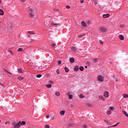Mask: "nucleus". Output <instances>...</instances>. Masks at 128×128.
Here are the masks:
<instances>
[{
	"mask_svg": "<svg viewBox=\"0 0 128 128\" xmlns=\"http://www.w3.org/2000/svg\"><path fill=\"white\" fill-rule=\"evenodd\" d=\"M20 1L22 2H26V0H20Z\"/></svg>",
	"mask_w": 128,
	"mask_h": 128,
	"instance_id": "obj_53",
	"label": "nucleus"
},
{
	"mask_svg": "<svg viewBox=\"0 0 128 128\" xmlns=\"http://www.w3.org/2000/svg\"><path fill=\"white\" fill-rule=\"evenodd\" d=\"M66 8H68V9L70 8V6H66Z\"/></svg>",
	"mask_w": 128,
	"mask_h": 128,
	"instance_id": "obj_47",
	"label": "nucleus"
},
{
	"mask_svg": "<svg viewBox=\"0 0 128 128\" xmlns=\"http://www.w3.org/2000/svg\"><path fill=\"white\" fill-rule=\"evenodd\" d=\"M0 122H2V120H0Z\"/></svg>",
	"mask_w": 128,
	"mask_h": 128,
	"instance_id": "obj_61",
	"label": "nucleus"
},
{
	"mask_svg": "<svg viewBox=\"0 0 128 128\" xmlns=\"http://www.w3.org/2000/svg\"><path fill=\"white\" fill-rule=\"evenodd\" d=\"M52 120H55L54 117H52Z\"/></svg>",
	"mask_w": 128,
	"mask_h": 128,
	"instance_id": "obj_50",
	"label": "nucleus"
},
{
	"mask_svg": "<svg viewBox=\"0 0 128 128\" xmlns=\"http://www.w3.org/2000/svg\"><path fill=\"white\" fill-rule=\"evenodd\" d=\"M110 64H112V62H110Z\"/></svg>",
	"mask_w": 128,
	"mask_h": 128,
	"instance_id": "obj_63",
	"label": "nucleus"
},
{
	"mask_svg": "<svg viewBox=\"0 0 128 128\" xmlns=\"http://www.w3.org/2000/svg\"><path fill=\"white\" fill-rule=\"evenodd\" d=\"M4 72H6L7 74H12L10 72H8V70H6V68H4Z\"/></svg>",
	"mask_w": 128,
	"mask_h": 128,
	"instance_id": "obj_17",
	"label": "nucleus"
},
{
	"mask_svg": "<svg viewBox=\"0 0 128 128\" xmlns=\"http://www.w3.org/2000/svg\"><path fill=\"white\" fill-rule=\"evenodd\" d=\"M70 106L71 108H74V105H73V104H70Z\"/></svg>",
	"mask_w": 128,
	"mask_h": 128,
	"instance_id": "obj_54",
	"label": "nucleus"
},
{
	"mask_svg": "<svg viewBox=\"0 0 128 128\" xmlns=\"http://www.w3.org/2000/svg\"><path fill=\"white\" fill-rule=\"evenodd\" d=\"M118 81V80H116V82H117Z\"/></svg>",
	"mask_w": 128,
	"mask_h": 128,
	"instance_id": "obj_64",
	"label": "nucleus"
},
{
	"mask_svg": "<svg viewBox=\"0 0 128 128\" xmlns=\"http://www.w3.org/2000/svg\"><path fill=\"white\" fill-rule=\"evenodd\" d=\"M122 112L124 114L125 116H126V118H128V113H126V112L124 110H122Z\"/></svg>",
	"mask_w": 128,
	"mask_h": 128,
	"instance_id": "obj_14",
	"label": "nucleus"
},
{
	"mask_svg": "<svg viewBox=\"0 0 128 128\" xmlns=\"http://www.w3.org/2000/svg\"><path fill=\"white\" fill-rule=\"evenodd\" d=\"M86 125L84 124L82 126V128H86Z\"/></svg>",
	"mask_w": 128,
	"mask_h": 128,
	"instance_id": "obj_43",
	"label": "nucleus"
},
{
	"mask_svg": "<svg viewBox=\"0 0 128 128\" xmlns=\"http://www.w3.org/2000/svg\"><path fill=\"white\" fill-rule=\"evenodd\" d=\"M120 28H124V24H121V25H120Z\"/></svg>",
	"mask_w": 128,
	"mask_h": 128,
	"instance_id": "obj_46",
	"label": "nucleus"
},
{
	"mask_svg": "<svg viewBox=\"0 0 128 128\" xmlns=\"http://www.w3.org/2000/svg\"><path fill=\"white\" fill-rule=\"evenodd\" d=\"M19 122H20V126H26V121H22H22H19Z\"/></svg>",
	"mask_w": 128,
	"mask_h": 128,
	"instance_id": "obj_8",
	"label": "nucleus"
},
{
	"mask_svg": "<svg viewBox=\"0 0 128 128\" xmlns=\"http://www.w3.org/2000/svg\"><path fill=\"white\" fill-rule=\"evenodd\" d=\"M110 16V14H104L103 15V18H106Z\"/></svg>",
	"mask_w": 128,
	"mask_h": 128,
	"instance_id": "obj_9",
	"label": "nucleus"
},
{
	"mask_svg": "<svg viewBox=\"0 0 128 128\" xmlns=\"http://www.w3.org/2000/svg\"><path fill=\"white\" fill-rule=\"evenodd\" d=\"M98 60V58H95L94 60H92V62H94V64H96V62Z\"/></svg>",
	"mask_w": 128,
	"mask_h": 128,
	"instance_id": "obj_33",
	"label": "nucleus"
},
{
	"mask_svg": "<svg viewBox=\"0 0 128 128\" xmlns=\"http://www.w3.org/2000/svg\"><path fill=\"white\" fill-rule=\"evenodd\" d=\"M110 110H114V106H110Z\"/></svg>",
	"mask_w": 128,
	"mask_h": 128,
	"instance_id": "obj_39",
	"label": "nucleus"
},
{
	"mask_svg": "<svg viewBox=\"0 0 128 128\" xmlns=\"http://www.w3.org/2000/svg\"><path fill=\"white\" fill-rule=\"evenodd\" d=\"M104 122H106V124H110V121L106 120H104Z\"/></svg>",
	"mask_w": 128,
	"mask_h": 128,
	"instance_id": "obj_29",
	"label": "nucleus"
},
{
	"mask_svg": "<svg viewBox=\"0 0 128 128\" xmlns=\"http://www.w3.org/2000/svg\"><path fill=\"white\" fill-rule=\"evenodd\" d=\"M79 70H81V72L84 71V66H81L80 67Z\"/></svg>",
	"mask_w": 128,
	"mask_h": 128,
	"instance_id": "obj_19",
	"label": "nucleus"
},
{
	"mask_svg": "<svg viewBox=\"0 0 128 128\" xmlns=\"http://www.w3.org/2000/svg\"><path fill=\"white\" fill-rule=\"evenodd\" d=\"M104 98H108L109 93L108 91H105L104 93Z\"/></svg>",
	"mask_w": 128,
	"mask_h": 128,
	"instance_id": "obj_5",
	"label": "nucleus"
},
{
	"mask_svg": "<svg viewBox=\"0 0 128 128\" xmlns=\"http://www.w3.org/2000/svg\"><path fill=\"white\" fill-rule=\"evenodd\" d=\"M112 114V112L110 110H108L107 112V114L110 115Z\"/></svg>",
	"mask_w": 128,
	"mask_h": 128,
	"instance_id": "obj_32",
	"label": "nucleus"
},
{
	"mask_svg": "<svg viewBox=\"0 0 128 128\" xmlns=\"http://www.w3.org/2000/svg\"><path fill=\"white\" fill-rule=\"evenodd\" d=\"M64 112H66L62 110L60 112V114H61V116H64Z\"/></svg>",
	"mask_w": 128,
	"mask_h": 128,
	"instance_id": "obj_20",
	"label": "nucleus"
},
{
	"mask_svg": "<svg viewBox=\"0 0 128 128\" xmlns=\"http://www.w3.org/2000/svg\"><path fill=\"white\" fill-rule=\"evenodd\" d=\"M56 73L58 74H60V70L58 69L56 70Z\"/></svg>",
	"mask_w": 128,
	"mask_h": 128,
	"instance_id": "obj_41",
	"label": "nucleus"
},
{
	"mask_svg": "<svg viewBox=\"0 0 128 128\" xmlns=\"http://www.w3.org/2000/svg\"><path fill=\"white\" fill-rule=\"evenodd\" d=\"M42 74H39L36 76V78H42Z\"/></svg>",
	"mask_w": 128,
	"mask_h": 128,
	"instance_id": "obj_28",
	"label": "nucleus"
},
{
	"mask_svg": "<svg viewBox=\"0 0 128 128\" xmlns=\"http://www.w3.org/2000/svg\"><path fill=\"white\" fill-rule=\"evenodd\" d=\"M118 122L117 124H114V125H112V126H108V128H112V126H118Z\"/></svg>",
	"mask_w": 128,
	"mask_h": 128,
	"instance_id": "obj_21",
	"label": "nucleus"
},
{
	"mask_svg": "<svg viewBox=\"0 0 128 128\" xmlns=\"http://www.w3.org/2000/svg\"><path fill=\"white\" fill-rule=\"evenodd\" d=\"M29 16L30 18H34V10H32L31 8H29Z\"/></svg>",
	"mask_w": 128,
	"mask_h": 128,
	"instance_id": "obj_1",
	"label": "nucleus"
},
{
	"mask_svg": "<svg viewBox=\"0 0 128 128\" xmlns=\"http://www.w3.org/2000/svg\"><path fill=\"white\" fill-rule=\"evenodd\" d=\"M84 2V0H80V3L83 4Z\"/></svg>",
	"mask_w": 128,
	"mask_h": 128,
	"instance_id": "obj_52",
	"label": "nucleus"
},
{
	"mask_svg": "<svg viewBox=\"0 0 128 128\" xmlns=\"http://www.w3.org/2000/svg\"><path fill=\"white\" fill-rule=\"evenodd\" d=\"M123 96L124 98H128V94H124Z\"/></svg>",
	"mask_w": 128,
	"mask_h": 128,
	"instance_id": "obj_24",
	"label": "nucleus"
},
{
	"mask_svg": "<svg viewBox=\"0 0 128 128\" xmlns=\"http://www.w3.org/2000/svg\"><path fill=\"white\" fill-rule=\"evenodd\" d=\"M81 24L84 26V28H86V22L84 21H82L81 22Z\"/></svg>",
	"mask_w": 128,
	"mask_h": 128,
	"instance_id": "obj_6",
	"label": "nucleus"
},
{
	"mask_svg": "<svg viewBox=\"0 0 128 128\" xmlns=\"http://www.w3.org/2000/svg\"><path fill=\"white\" fill-rule=\"evenodd\" d=\"M70 62L71 64H74V58H70Z\"/></svg>",
	"mask_w": 128,
	"mask_h": 128,
	"instance_id": "obj_10",
	"label": "nucleus"
},
{
	"mask_svg": "<svg viewBox=\"0 0 128 128\" xmlns=\"http://www.w3.org/2000/svg\"><path fill=\"white\" fill-rule=\"evenodd\" d=\"M50 24L52 25V26H58V24H54V22H51Z\"/></svg>",
	"mask_w": 128,
	"mask_h": 128,
	"instance_id": "obj_22",
	"label": "nucleus"
},
{
	"mask_svg": "<svg viewBox=\"0 0 128 128\" xmlns=\"http://www.w3.org/2000/svg\"><path fill=\"white\" fill-rule=\"evenodd\" d=\"M84 36V34H83V35H79V36H78V38H82Z\"/></svg>",
	"mask_w": 128,
	"mask_h": 128,
	"instance_id": "obj_40",
	"label": "nucleus"
},
{
	"mask_svg": "<svg viewBox=\"0 0 128 128\" xmlns=\"http://www.w3.org/2000/svg\"><path fill=\"white\" fill-rule=\"evenodd\" d=\"M86 24H90V20H88L87 22H86Z\"/></svg>",
	"mask_w": 128,
	"mask_h": 128,
	"instance_id": "obj_44",
	"label": "nucleus"
},
{
	"mask_svg": "<svg viewBox=\"0 0 128 128\" xmlns=\"http://www.w3.org/2000/svg\"><path fill=\"white\" fill-rule=\"evenodd\" d=\"M93 2L95 4H98V0H93Z\"/></svg>",
	"mask_w": 128,
	"mask_h": 128,
	"instance_id": "obj_30",
	"label": "nucleus"
},
{
	"mask_svg": "<svg viewBox=\"0 0 128 128\" xmlns=\"http://www.w3.org/2000/svg\"><path fill=\"white\" fill-rule=\"evenodd\" d=\"M10 54H12V51H10Z\"/></svg>",
	"mask_w": 128,
	"mask_h": 128,
	"instance_id": "obj_62",
	"label": "nucleus"
},
{
	"mask_svg": "<svg viewBox=\"0 0 128 128\" xmlns=\"http://www.w3.org/2000/svg\"><path fill=\"white\" fill-rule=\"evenodd\" d=\"M50 118V115L46 116V118Z\"/></svg>",
	"mask_w": 128,
	"mask_h": 128,
	"instance_id": "obj_51",
	"label": "nucleus"
},
{
	"mask_svg": "<svg viewBox=\"0 0 128 128\" xmlns=\"http://www.w3.org/2000/svg\"><path fill=\"white\" fill-rule=\"evenodd\" d=\"M28 33L30 34H34V31H28Z\"/></svg>",
	"mask_w": 128,
	"mask_h": 128,
	"instance_id": "obj_23",
	"label": "nucleus"
},
{
	"mask_svg": "<svg viewBox=\"0 0 128 128\" xmlns=\"http://www.w3.org/2000/svg\"><path fill=\"white\" fill-rule=\"evenodd\" d=\"M18 70L19 74H22V72H24V70L20 68H18Z\"/></svg>",
	"mask_w": 128,
	"mask_h": 128,
	"instance_id": "obj_13",
	"label": "nucleus"
},
{
	"mask_svg": "<svg viewBox=\"0 0 128 128\" xmlns=\"http://www.w3.org/2000/svg\"><path fill=\"white\" fill-rule=\"evenodd\" d=\"M44 25H45V26H46V23H44Z\"/></svg>",
	"mask_w": 128,
	"mask_h": 128,
	"instance_id": "obj_59",
	"label": "nucleus"
},
{
	"mask_svg": "<svg viewBox=\"0 0 128 128\" xmlns=\"http://www.w3.org/2000/svg\"><path fill=\"white\" fill-rule=\"evenodd\" d=\"M98 82H104V77H102V75H99L98 76Z\"/></svg>",
	"mask_w": 128,
	"mask_h": 128,
	"instance_id": "obj_3",
	"label": "nucleus"
},
{
	"mask_svg": "<svg viewBox=\"0 0 128 128\" xmlns=\"http://www.w3.org/2000/svg\"><path fill=\"white\" fill-rule=\"evenodd\" d=\"M68 126H72V123L69 124Z\"/></svg>",
	"mask_w": 128,
	"mask_h": 128,
	"instance_id": "obj_48",
	"label": "nucleus"
},
{
	"mask_svg": "<svg viewBox=\"0 0 128 128\" xmlns=\"http://www.w3.org/2000/svg\"><path fill=\"white\" fill-rule=\"evenodd\" d=\"M64 70L66 71V72H70V70H68V67H65Z\"/></svg>",
	"mask_w": 128,
	"mask_h": 128,
	"instance_id": "obj_18",
	"label": "nucleus"
},
{
	"mask_svg": "<svg viewBox=\"0 0 128 128\" xmlns=\"http://www.w3.org/2000/svg\"><path fill=\"white\" fill-rule=\"evenodd\" d=\"M20 128V122H18L17 124H15L14 126V128Z\"/></svg>",
	"mask_w": 128,
	"mask_h": 128,
	"instance_id": "obj_4",
	"label": "nucleus"
},
{
	"mask_svg": "<svg viewBox=\"0 0 128 128\" xmlns=\"http://www.w3.org/2000/svg\"><path fill=\"white\" fill-rule=\"evenodd\" d=\"M99 98H100V100H104V101L106 100V99H104V96H102V95L100 96H99Z\"/></svg>",
	"mask_w": 128,
	"mask_h": 128,
	"instance_id": "obj_16",
	"label": "nucleus"
},
{
	"mask_svg": "<svg viewBox=\"0 0 128 128\" xmlns=\"http://www.w3.org/2000/svg\"><path fill=\"white\" fill-rule=\"evenodd\" d=\"M1 3H2V0H0V4H1Z\"/></svg>",
	"mask_w": 128,
	"mask_h": 128,
	"instance_id": "obj_58",
	"label": "nucleus"
},
{
	"mask_svg": "<svg viewBox=\"0 0 128 128\" xmlns=\"http://www.w3.org/2000/svg\"><path fill=\"white\" fill-rule=\"evenodd\" d=\"M79 96H80V98H84V95H82V94H80Z\"/></svg>",
	"mask_w": 128,
	"mask_h": 128,
	"instance_id": "obj_38",
	"label": "nucleus"
},
{
	"mask_svg": "<svg viewBox=\"0 0 128 128\" xmlns=\"http://www.w3.org/2000/svg\"><path fill=\"white\" fill-rule=\"evenodd\" d=\"M74 72H78V66H75V68H74Z\"/></svg>",
	"mask_w": 128,
	"mask_h": 128,
	"instance_id": "obj_12",
	"label": "nucleus"
},
{
	"mask_svg": "<svg viewBox=\"0 0 128 128\" xmlns=\"http://www.w3.org/2000/svg\"><path fill=\"white\" fill-rule=\"evenodd\" d=\"M16 122H12L11 124L12 126H14L16 125Z\"/></svg>",
	"mask_w": 128,
	"mask_h": 128,
	"instance_id": "obj_27",
	"label": "nucleus"
},
{
	"mask_svg": "<svg viewBox=\"0 0 128 128\" xmlns=\"http://www.w3.org/2000/svg\"><path fill=\"white\" fill-rule=\"evenodd\" d=\"M55 94H56V96H60V94L59 92H56Z\"/></svg>",
	"mask_w": 128,
	"mask_h": 128,
	"instance_id": "obj_25",
	"label": "nucleus"
},
{
	"mask_svg": "<svg viewBox=\"0 0 128 128\" xmlns=\"http://www.w3.org/2000/svg\"><path fill=\"white\" fill-rule=\"evenodd\" d=\"M73 52H76L78 50V49L76 48V47L73 46L71 48Z\"/></svg>",
	"mask_w": 128,
	"mask_h": 128,
	"instance_id": "obj_11",
	"label": "nucleus"
},
{
	"mask_svg": "<svg viewBox=\"0 0 128 128\" xmlns=\"http://www.w3.org/2000/svg\"><path fill=\"white\" fill-rule=\"evenodd\" d=\"M100 30L101 32H106L108 30V29L104 26H101L100 28Z\"/></svg>",
	"mask_w": 128,
	"mask_h": 128,
	"instance_id": "obj_2",
	"label": "nucleus"
},
{
	"mask_svg": "<svg viewBox=\"0 0 128 128\" xmlns=\"http://www.w3.org/2000/svg\"><path fill=\"white\" fill-rule=\"evenodd\" d=\"M8 124V122H6L5 123V124Z\"/></svg>",
	"mask_w": 128,
	"mask_h": 128,
	"instance_id": "obj_57",
	"label": "nucleus"
},
{
	"mask_svg": "<svg viewBox=\"0 0 128 128\" xmlns=\"http://www.w3.org/2000/svg\"><path fill=\"white\" fill-rule=\"evenodd\" d=\"M51 46H52V48H54V46H56V44H54V43H52V44H51Z\"/></svg>",
	"mask_w": 128,
	"mask_h": 128,
	"instance_id": "obj_31",
	"label": "nucleus"
},
{
	"mask_svg": "<svg viewBox=\"0 0 128 128\" xmlns=\"http://www.w3.org/2000/svg\"><path fill=\"white\" fill-rule=\"evenodd\" d=\"M45 128H50V126L48 124H46L44 126Z\"/></svg>",
	"mask_w": 128,
	"mask_h": 128,
	"instance_id": "obj_36",
	"label": "nucleus"
},
{
	"mask_svg": "<svg viewBox=\"0 0 128 128\" xmlns=\"http://www.w3.org/2000/svg\"><path fill=\"white\" fill-rule=\"evenodd\" d=\"M72 95L70 94L69 95V100H72Z\"/></svg>",
	"mask_w": 128,
	"mask_h": 128,
	"instance_id": "obj_34",
	"label": "nucleus"
},
{
	"mask_svg": "<svg viewBox=\"0 0 128 128\" xmlns=\"http://www.w3.org/2000/svg\"><path fill=\"white\" fill-rule=\"evenodd\" d=\"M88 62V64H90V62Z\"/></svg>",
	"mask_w": 128,
	"mask_h": 128,
	"instance_id": "obj_60",
	"label": "nucleus"
},
{
	"mask_svg": "<svg viewBox=\"0 0 128 128\" xmlns=\"http://www.w3.org/2000/svg\"><path fill=\"white\" fill-rule=\"evenodd\" d=\"M4 10H2V9H0V16H4Z\"/></svg>",
	"mask_w": 128,
	"mask_h": 128,
	"instance_id": "obj_15",
	"label": "nucleus"
},
{
	"mask_svg": "<svg viewBox=\"0 0 128 128\" xmlns=\"http://www.w3.org/2000/svg\"><path fill=\"white\" fill-rule=\"evenodd\" d=\"M18 80H24V77H18Z\"/></svg>",
	"mask_w": 128,
	"mask_h": 128,
	"instance_id": "obj_37",
	"label": "nucleus"
},
{
	"mask_svg": "<svg viewBox=\"0 0 128 128\" xmlns=\"http://www.w3.org/2000/svg\"><path fill=\"white\" fill-rule=\"evenodd\" d=\"M22 48H19L18 49V52H22Z\"/></svg>",
	"mask_w": 128,
	"mask_h": 128,
	"instance_id": "obj_42",
	"label": "nucleus"
},
{
	"mask_svg": "<svg viewBox=\"0 0 128 128\" xmlns=\"http://www.w3.org/2000/svg\"><path fill=\"white\" fill-rule=\"evenodd\" d=\"M58 64H62V60H58Z\"/></svg>",
	"mask_w": 128,
	"mask_h": 128,
	"instance_id": "obj_35",
	"label": "nucleus"
},
{
	"mask_svg": "<svg viewBox=\"0 0 128 128\" xmlns=\"http://www.w3.org/2000/svg\"><path fill=\"white\" fill-rule=\"evenodd\" d=\"M46 88H52V84H48L46 85Z\"/></svg>",
	"mask_w": 128,
	"mask_h": 128,
	"instance_id": "obj_26",
	"label": "nucleus"
},
{
	"mask_svg": "<svg viewBox=\"0 0 128 128\" xmlns=\"http://www.w3.org/2000/svg\"><path fill=\"white\" fill-rule=\"evenodd\" d=\"M118 38H120V40H124V36L120 34L118 36Z\"/></svg>",
	"mask_w": 128,
	"mask_h": 128,
	"instance_id": "obj_7",
	"label": "nucleus"
},
{
	"mask_svg": "<svg viewBox=\"0 0 128 128\" xmlns=\"http://www.w3.org/2000/svg\"><path fill=\"white\" fill-rule=\"evenodd\" d=\"M50 84H54V82L50 80Z\"/></svg>",
	"mask_w": 128,
	"mask_h": 128,
	"instance_id": "obj_49",
	"label": "nucleus"
},
{
	"mask_svg": "<svg viewBox=\"0 0 128 128\" xmlns=\"http://www.w3.org/2000/svg\"><path fill=\"white\" fill-rule=\"evenodd\" d=\"M54 10H57V11H58V9H54Z\"/></svg>",
	"mask_w": 128,
	"mask_h": 128,
	"instance_id": "obj_55",
	"label": "nucleus"
},
{
	"mask_svg": "<svg viewBox=\"0 0 128 128\" xmlns=\"http://www.w3.org/2000/svg\"><path fill=\"white\" fill-rule=\"evenodd\" d=\"M100 44H104V42H102V40H100Z\"/></svg>",
	"mask_w": 128,
	"mask_h": 128,
	"instance_id": "obj_45",
	"label": "nucleus"
},
{
	"mask_svg": "<svg viewBox=\"0 0 128 128\" xmlns=\"http://www.w3.org/2000/svg\"><path fill=\"white\" fill-rule=\"evenodd\" d=\"M84 68H88V66H85Z\"/></svg>",
	"mask_w": 128,
	"mask_h": 128,
	"instance_id": "obj_56",
	"label": "nucleus"
}]
</instances>
